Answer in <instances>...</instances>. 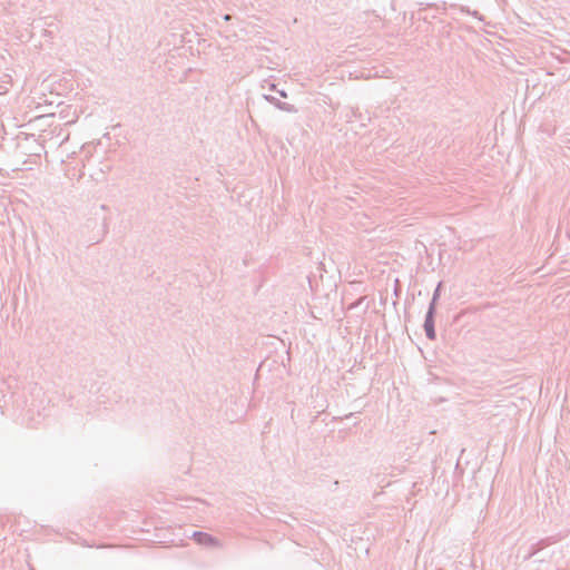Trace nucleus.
<instances>
[{"mask_svg": "<svg viewBox=\"0 0 570 570\" xmlns=\"http://www.w3.org/2000/svg\"><path fill=\"white\" fill-rule=\"evenodd\" d=\"M194 539L196 542H198L200 544H215L216 543L214 538H212L209 534L204 533V532H195Z\"/></svg>", "mask_w": 570, "mask_h": 570, "instance_id": "1", "label": "nucleus"}]
</instances>
